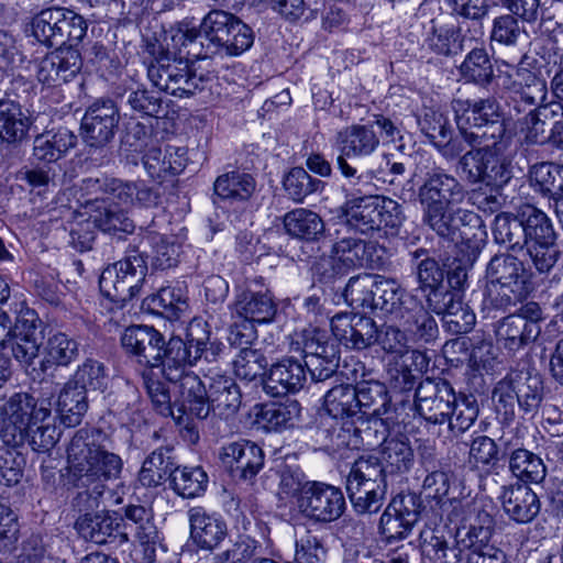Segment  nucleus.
Returning a JSON list of instances; mask_svg holds the SVG:
<instances>
[{"instance_id":"nucleus-1","label":"nucleus","mask_w":563,"mask_h":563,"mask_svg":"<svg viewBox=\"0 0 563 563\" xmlns=\"http://www.w3.org/2000/svg\"><path fill=\"white\" fill-rule=\"evenodd\" d=\"M466 195L465 186L455 176L439 168L427 173L418 190L421 221L444 241H474L478 249L487 235L483 219L474 211L454 209L463 203Z\"/></svg>"},{"instance_id":"nucleus-2","label":"nucleus","mask_w":563,"mask_h":563,"mask_svg":"<svg viewBox=\"0 0 563 563\" xmlns=\"http://www.w3.org/2000/svg\"><path fill=\"white\" fill-rule=\"evenodd\" d=\"M494 241L508 251L526 250L534 268L549 273L561 255L556 233L550 218L532 205H523L515 212H500L493 225Z\"/></svg>"},{"instance_id":"nucleus-3","label":"nucleus","mask_w":563,"mask_h":563,"mask_svg":"<svg viewBox=\"0 0 563 563\" xmlns=\"http://www.w3.org/2000/svg\"><path fill=\"white\" fill-rule=\"evenodd\" d=\"M51 420L48 399L40 400L24 391L14 393L0 406V438L7 445L27 443L35 452H47L60 435Z\"/></svg>"},{"instance_id":"nucleus-4","label":"nucleus","mask_w":563,"mask_h":563,"mask_svg":"<svg viewBox=\"0 0 563 563\" xmlns=\"http://www.w3.org/2000/svg\"><path fill=\"white\" fill-rule=\"evenodd\" d=\"M124 351L134 356L140 364L151 368L159 367L163 377L176 384L181 377L186 356V342L173 336L167 342L154 327L131 325L121 336Z\"/></svg>"},{"instance_id":"nucleus-5","label":"nucleus","mask_w":563,"mask_h":563,"mask_svg":"<svg viewBox=\"0 0 563 563\" xmlns=\"http://www.w3.org/2000/svg\"><path fill=\"white\" fill-rule=\"evenodd\" d=\"M178 386L176 407L179 412H187L192 418L206 419L210 412L223 419L234 417L241 405L242 394L239 385L230 377L217 376L209 387L198 375H189Z\"/></svg>"},{"instance_id":"nucleus-6","label":"nucleus","mask_w":563,"mask_h":563,"mask_svg":"<svg viewBox=\"0 0 563 563\" xmlns=\"http://www.w3.org/2000/svg\"><path fill=\"white\" fill-rule=\"evenodd\" d=\"M102 437L100 429L81 428L68 444V470L81 485L102 483L118 478L121 474L122 460L118 454L101 448L99 440Z\"/></svg>"},{"instance_id":"nucleus-7","label":"nucleus","mask_w":563,"mask_h":563,"mask_svg":"<svg viewBox=\"0 0 563 563\" xmlns=\"http://www.w3.org/2000/svg\"><path fill=\"white\" fill-rule=\"evenodd\" d=\"M544 396L542 377L529 368L512 369L493 390V400L505 420L515 417L518 407L527 415H534Z\"/></svg>"},{"instance_id":"nucleus-8","label":"nucleus","mask_w":563,"mask_h":563,"mask_svg":"<svg viewBox=\"0 0 563 563\" xmlns=\"http://www.w3.org/2000/svg\"><path fill=\"white\" fill-rule=\"evenodd\" d=\"M504 147V142L498 140L470 142V150L460 157L457 169L471 185L484 184L485 187L501 188L511 178L501 158Z\"/></svg>"},{"instance_id":"nucleus-9","label":"nucleus","mask_w":563,"mask_h":563,"mask_svg":"<svg viewBox=\"0 0 563 563\" xmlns=\"http://www.w3.org/2000/svg\"><path fill=\"white\" fill-rule=\"evenodd\" d=\"M386 489V477L378 457L362 456L354 462L346 478V492L357 514L379 511L385 500Z\"/></svg>"},{"instance_id":"nucleus-10","label":"nucleus","mask_w":563,"mask_h":563,"mask_svg":"<svg viewBox=\"0 0 563 563\" xmlns=\"http://www.w3.org/2000/svg\"><path fill=\"white\" fill-rule=\"evenodd\" d=\"M344 214L350 229L366 235L383 228L397 230L405 221L402 207L396 200L379 195L347 199Z\"/></svg>"},{"instance_id":"nucleus-11","label":"nucleus","mask_w":563,"mask_h":563,"mask_svg":"<svg viewBox=\"0 0 563 563\" xmlns=\"http://www.w3.org/2000/svg\"><path fill=\"white\" fill-rule=\"evenodd\" d=\"M355 399L360 417V426H355V435L371 444L373 433H379V439L387 433V415L391 407V399L386 385L376 379H363L354 385Z\"/></svg>"},{"instance_id":"nucleus-12","label":"nucleus","mask_w":563,"mask_h":563,"mask_svg":"<svg viewBox=\"0 0 563 563\" xmlns=\"http://www.w3.org/2000/svg\"><path fill=\"white\" fill-rule=\"evenodd\" d=\"M453 109L459 130H470L466 134L470 142L481 143L482 139L503 141L506 132L505 118L495 99H483L474 103L454 100Z\"/></svg>"},{"instance_id":"nucleus-13","label":"nucleus","mask_w":563,"mask_h":563,"mask_svg":"<svg viewBox=\"0 0 563 563\" xmlns=\"http://www.w3.org/2000/svg\"><path fill=\"white\" fill-rule=\"evenodd\" d=\"M146 273L143 254L132 251L123 260L103 269L99 279L100 291L111 301L125 303L140 292Z\"/></svg>"},{"instance_id":"nucleus-14","label":"nucleus","mask_w":563,"mask_h":563,"mask_svg":"<svg viewBox=\"0 0 563 563\" xmlns=\"http://www.w3.org/2000/svg\"><path fill=\"white\" fill-rule=\"evenodd\" d=\"M205 40L216 52L224 48L230 55H239L251 47L253 32L232 13L224 10H212L201 21Z\"/></svg>"},{"instance_id":"nucleus-15","label":"nucleus","mask_w":563,"mask_h":563,"mask_svg":"<svg viewBox=\"0 0 563 563\" xmlns=\"http://www.w3.org/2000/svg\"><path fill=\"white\" fill-rule=\"evenodd\" d=\"M147 76L159 90L177 97H189L203 90L209 80V77L197 75L183 57L168 54L148 66Z\"/></svg>"},{"instance_id":"nucleus-16","label":"nucleus","mask_w":563,"mask_h":563,"mask_svg":"<svg viewBox=\"0 0 563 563\" xmlns=\"http://www.w3.org/2000/svg\"><path fill=\"white\" fill-rule=\"evenodd\" d=\"M297 505L305 518L318 523H330L338 520L346 508L345 498L340 487L317 481L303 483Z\"/></svg>"},{"instance_id":"nucleus-17","label":"nucleus","mask_w":563,"mask_h":563,"mask_svg":"<svg viewBox=\"0 0 563 563\" xmlns=\"http://www.w3.org/2000/svg\"><path fill=\"white\" fill-rule=\"evenodd\" d=\"M323 406L327 416L321 417L318 431L320 434L324 435L325 441L339 445L340 442L334 441L340 424L339 419L351 420L353 427L360 426L354 385L340 384L329 389L323 397ZM336 438L339 440L343 437L338 433ZM341 443H345L344 438Z\"/></svg>"},{"instance_id":"nucleus-18","label":"nucleus","mask_w":563,"mask_h":563,"mask_svg":"<svg viewBox=\"0 0 563 563\" xmlns=\"http://www.w3.org/2000/svg\"><path fill=\"white\" fill-rule=\"evenodd\" d=\"M120 119L119 108L112 99H97L86 109L81 119L82 141L89 147H106L113 141Z\"/></svg>"},{"instance_id":"nucleus-19","label":"nucleus","mask_w":563,"mask_h":563,"mask_svg":"<svg viewBox=\"0 0 563 563\" xmlns=\"http://www.w3.org/2000/svg\"><path fill=\"white\" fill-rule=\"evenodd\" d=\"M455 395L452 385L442 378L421 380L415 393V407L420 417L433 424H444L452 413Z\"/></svg>"},{"instance_id":"nucleus-20","label":"nucleus","mask_w":563,"mask_h":563,"mask_svg":"<svg viewBox=\"0 0 563 563\" xmlns=\"http://www.w3.org/2000/svg\"><path fill=\"white\" fill-rule=\"evenodd\" d=\"M41 321L32 309L20 311L12 328L8 329V349L14 358L23 365H31L37 357L43 335Z\"/></svg>"},{"instance_id":"nucleus-21","label":"nucleus","mask_w":563,"mask_h":563,"mask_svg":"<svg viewBox=\"0 0 563 563\" xmlns=\"http://www.w3.org/2000/svg\"><path fill=\"white\" fill-rule=\"evenodd\" d=\"M222 461L233 478L252 483L264 466V453L253 442L238 441L223 448Z\"/></svg>"},{"instance_id":"nucleus-22","label":"nucleus","mask_w":563,"mask_h":563,"mask_svg":"<svg viewBox=\"0 0 563 563\" xmlns=\"http://www.w3.org/2000/svg\"><path fill=\"white\" fill-rule=\"evenodd\" d=\"M188 340L186 342V356L185 363L181 366L183 373L177 385L184 383V378L189 375H196L194 372L187 371L188 366L195 365L199 361L207 363H219L223 358L225 346L220 342H209V332L202 330V322L194 320L190 322L187 333Z\"/></svg>"},{"instance_id":"nucleus-23","label":"nucleus","mask_w":563,"mask_h":563,"mask_svg":"<svg viewBox=\"0 0 563 563\" xmlns=\"http://www.w3.org/2000/svg\"><path fill=\"white\" fill-rule=\"evenodd\" d=\"M331 324L334 336L347 347L363 350L376 343L377 327L369 317L338 314Z\"/></svg>"},{"instance_id":"nucleus-24","label":"nucleus","mask_w":563,"mask_h":563,"mask_svg":"<svg viewBox=\"0 0 563 563\" xmlns=\"http://www.w3.org/2000/svg\"><path fill=\"white\" fill-rule=\"evenodd\" d=\"M80 67V53L77 48H57L41 60L37 78L44 85L59 86L70 80Z\"/></svg>"},{"instance_id":"nucleus-25","label":"nucleus","mask_w":563,"mask_h":563,"mask_svg":"<svg viewBox=\"0 0 563 563\" xmlns=\"http://www.w3.org/2000/svg\"><path fill=\"white\" fill-rule=\"evenodd\" d=\"M306 379L305 366L292 357H286L271 366L263 378V388L273 397L286 396L300 390Z\"/></svg>"},{"instance_id":"nucleus-26","label":"nucleus","mask_w":563,"mask_h":563,"mask_svg":"<svg viewBox=\"0 0 563 563\" xmlns=\"http://www.w3.org/2000/svg\"><path fill=\"white\" fill-rule=\"evenodd\" d=\"M541 333L538 323L523 316L508 314L495 324L497 342L510 353H516L532 344Z\"/></svg>"},{"instance_id":"nucleus-27","label":"nucleus","mask_w":563,"mask_h":563,"mask_svg":"<svg viewBox=\"0 0 563 563\" xmlns=\"http://www.w3.org/2000/svg\"><path fill=\"white\" fill-rule=\"evenodd\" d=\"M499 499L504 511L518 523L531 522L541 507L538 495L519 482L503 486Z\"/></svg>"},{"instance_id":"nucleus-28","label":"nucleus","mask_w":563,"mask_h":563,"mask_svg":"<svg viewBox=\"0 0 563 563\" xmlns=\"http://www.w3.org/2000/svg\"><path fill=\"white\" fill-rule=\"evenodd\" d=\"M404 309L396 322L405 329L409 340L430 343L438 338L437 321L417 297L408 298Z\"/></svg>"},{"instance_id":"nucleus-29","label":"nucleus","mask_w":563,"mask_h":563,"mask_svg":"<svg viewBox=\"0 0 563 563\" xmlns=\"http://www.w3.org/2000/svg\"><path fill=\"white\" fill-rule=\"evenodd\" d=\"M190 538L200 549L213 550L227 537V523L214 514L207 512L201 507H194L188 511Z\"/></svg>"},{"instance_id":"nucleus-30","label":"nucleus","mask_w":563,"mask_h":563,"mask_svg":"<svg viewBox=\"0 0 563 563\" xmlns=\"http://www.w3.org/2000/svg\"><path fill=\"white\" fill-rule=\"evenodd\" d=\"M382 442L379 463L384 468V475L402 474L408 472L415 463L413 449L406 437L387 439L386 433L379 439V433H373L371 444Z\"/></svg>"},{"instance_id":"nucleus-31","label":"nucleus","mask_w":563,"mask_h":563,"mask_svg":"<svg viewBox=\"0 0 563 563\" xmlns=\"http://www.w3.org/2000/svg\"><path fill=\"white\" fill-rule=\"evenodd\" d=\"M470 547L471 527L465 532L456 530L453 544L443 536L432 532L429 538H423L422 552L434 563H461Z\"/></svg>"},{"instance_id":"nucleus-32","label":"nucleus","mask_w":563,"mask_h":563,"mask_svg":"<svg viewBox=\"0 0 563 563\" xmlns=\"http://www.w3.org/2000/svg\"><path fill=\"white\" fill-rule=\"evenodd\" d=\"M186 150L167 146L165 150L152 147L143 156V165L153 179L164 180L176 176L186 167Z\"/></svg>"},{"instance_id":"nucleus-33","label":"nucleus","mask_w":563,"mask_h":563,"mask_svg":"<svg viewBox=\"0 0 563 563\" xmlns=\"http://www.w3.org/2000/svg\"><path fill=\"white\" fill-rule=\"evenodd\" d=\"M122 518L115 512L101 509L95 514L81 515L76 520L75 527L79 536L86 541L96 544H104L121 526Z\"/></svg>"},{"instance_id":"nucleus-34","label":"nucleus","mask_w":563,"mask_h":563,"mask_svg":"<svg viewBox=\"0 0 563 563\" xmlns=\"http://www.w3.org/2000/svg\"><path fill=\"white\" fill-rule=\"evenodd\" d=\"M340 155L347 158L371 155L379 145V139L372 125L354 124L340 131L338 134Z\"/></svg>"},{"instance_id":"nucleus-35","label":"nucleus","mask_w":563,"mask_h":563,"mask_svg":"<svg viewBox=\"0 0 563 563\" xmlns=\"http://www.w3.org/2000/svg\"><path fill=\"white\" fill-rule=\"evenodd\" d=\"M172 446H161L154 450L143 462L139 472V482L144 487H156L167 478L172 481L177 471V462Z\"/></svg>"},{"instance_id":"nucleus-36","label":"nucleus","mask_w":563,"mask_h":563,"mask_svg":"<svg viewBox=\"0 0 563 563\" xmlns=\"http://www.w3.org/2000/svg\"><path fill=\"white\" fill-rule=\"evenodd\" d=\"M77 143L75 133L66 128L56 132L46 131L34 137L33 156L44 163H53L60 159Z\"/></svg>"},{"instance_id":"nucleus-37","label":"nucleus","mask_w":563,"mask_h":563,"mask_svg":"<svg viewBox=\"0 0 563 563\" xmlns=\"http://www.w3.org/2000/svg\"><path fill=\"white\" fill-rule=\"evenodd\" d=\"M233 311L238 318L252 323H267L274 319L277 309L268 292L244 290L236 297Z\"/></svg>"},{"instance_id":"nucleus-38","label":"nucleus","mask_w":563,"mask_h":563,"mask_svg":"<svg viewBox=\"0 0 563 563\" xmlns=\"http://www.w3.org/2000/svg\"><path fill=\"white\" fill-rule=\"evenodd\" d=\"M375 289L374 311L379 310L384 316L396 321L402 313L408 298L416 296L407 294L406 290L393 278L377 275Z\"/></svg>"},{"instance_id":"nucleus-39","label":"nucleus","mask_w":563,"mask_h":563,"mask_svg":"<svg viewBox=\"0 0 563 563\" xmlns=\"http://www.w3.org/2000/svg\"><path fill=\"white\" fill-rule=\"evenodd\" d=\"M556 101L539 104L522 119L521 130L530 144L550 145Z\"/></svg>"},{"instance_id":"nucleus-40","label":"nucleus","mask_w":563,"mask_h":563,"mask_svg":"<svg viewBox=\"0 0 563 563\" xmlns=\"http://www.w3.org/2000/svg\"><path fill=\"white\" fill-rule=\"evenodd\" d=\"M526 297V287L501 284L498 282L487 280L484 297L482 301V310L487 316L495 312H505Z\"/></svg>"},{"instance_id":"nucleus-41","label":"nucleus","mask_w":563,"mask_h":563,"mask_svg":"<svg viewBox=\"0 0 563 563\" xmlns=\"http://www.w3.org/2000/svg\"><path fill=\"white\" fill-rule=\"evenodd\" d=\"M88 410L87 391L68 380L59 391L57 411L66 427L78 426Z\"/></svg>"},{"instance_id":"nucleus-42","label":"nucleus","mask_w":563,"mask_h":563,"mask_svg":"<svg viewBox=\"0 0 563 563\" xmlns=\"http://www.w3.org/2000/svg\"><path fill=\"white\" fill-rule=\"evenodd\" d=\"M284 227L289 235L308 242L318 241L324 234L322 218L303 208L287 212L284 217Z\"/></svg>"},{"instance_id":"nucleus-43","label":"nucleus","mask_w":563,"mask_h":563,"mask_svg":"<svg viewBox=\"0 0 563 563\" xmlns=\"http://www.w3.org/2000/svg\"><path fill=\"white\" fill-rule=\"evenodd\" d=\"M256 181L247 173L229 172L217 177L213 192L218 199L228 201H245L254 194Z\"/></svg>"},{"instance_id":"nucleus-44","label":"nucleus","mask_w":563,"mask_h":563,"mask_svg":"<svg viewBox=\"0 0 563 563\" xmlns=\"http://www.w3.org/2000/svg\"><path fill=\"white\" fill-rule=\"evenodd\" d=\"M525 264L514 254H495L487 264V280L526 287Z\"/></svg>"},{"instance_id":"nucleus-45","label":"nucleus","mask_w":563,"mask_h":563,"mask_svg":"<svg viewBox=\"0 0 563 563\" xmlns=\"http://www.w3.org/2000/svg\"><path fill=\"white\" fill-rule=\"evenodd\" d=\"M144 385L147 395L152 401L154 409L164 417L174 418L178 424H184L187 429H190L189 420L191 416L187 412H179L176 407V399L172 402L169 388L165 383L157 378H153L146 374H143Z\"/></svg>"},{"instance_id":"nucleus-46","label":"nucleus","mask_w":563,"mask_h":563,"mask_svg":"<svg viewBox=\"0 0 563 563\" xmlns=\"http://www.w3.org/2000/svg\"><path fill=\"white\" fill-rule=\"evenodd\" d=\"M472 547L465 554V563H505V553L489 544L492 529L484 526L471 527Z\"/></svg>"},{"instance_id":"nucleus-47","label":"nucleus","mask_w":563,"mask_h":563,"mask_svg":"<svg viewBox=\"0 0 563 563\" xmlns=\"http://www.w3.org/2000/svg\"><path fill=\"white\" fill-rule=\"evenodd\" d=\"M531 179L551 203L563 200V165L543 162L532 167Z\"/></svg>"},{"instance_id":"nucleus-48","label":"nucleus","mask_w":563,"mask_h":563,"mask_svg":"<svg viewBox=\"0 0 563 563\" xmlns=\"http://www.w3.org/2000/svg\"><path fill=\"white\" fill-rule=\"evenodd\" d=\"M31 126L29 117L19 104L9 100L0 101V139L8 143L23 140Z\"/></svg>"},{"instance_id":"nucleus-49","label":"nucleus","mask_w":563,"mask_h":563,"mask_svg":"<svg viewBox=\"0 0 563 563\" xmlns=\"http://www.w3.org/2000/svg\"><path fill=\"white\" fill-rule=\"evenodd\" d=\"M509 470L515 477L526 485L527 483H541L547 475L542 459L526 449H517L511 452Z\"/></svg>"},{"instance_id":"nucleus-50","label":"nucleus","mask_w":563,"mask_h":563,"mask_svg":"<svg viewBox=\"0 0 563 563\" xmlns=\"http://www.w3.org/2000/svg\"><path fill=\"white\" fill-rule=\"evenodd\" d=\"M376 285L377 275L363 274L351 277L343 291L345 302L353 309L374 311Z\"/></svg>"},{"instance_id":"nucleus-51","label":"nucleus","mask_w":563,"mask_h":563,"mask_svg":"<svg viewBox=\"0 0 563 563\" xmlns=\"http://www.w3.org/2000/svg\"><path fill=\"white\" fill-rule=\"evenodd\" d=\"M79 355V344L65 333L52 335L46 343L45 358L41 366L43 371L52 366H68Z\"/></svg>"},{"instance_id":"nucleus-52","label":"nucleus","mask_w":563,"mask_h":563,"mask_svg":"<svg viewBox=\"0 0 563 563\" xmlns=\"http://www.w3.org/2000/svg\"><path fill=\"white\" fill-rule=\"evenodd\" d=\"M300 405L296 400L285 404L264 405L256 415L257 421L268 430L292 427L300 417Z\"/></svg>"},{"instance_id":"nucleus-53","label":"nucleus","mask_w":563,"mask_h":563,"mask_svg":"<svg viewBox=\"0 0 563 563\" xmlns=\"http://www.w3.org/2000/svg\"><path fill=\"white\" fill-rule=\"evenodd\" d=\"M336 166L344 177L343 190L347 199L375 196L373 192L376 190V186L373 184L372 173L358 172L343 157H336Z\"/></svg>"},{"instance_id":"nucleus-54","label":"nucleus","mask_w":563,"mask_h":563,"mask_svg":"<svg viewBox=\"0 0 563 563\" xmlns=\"http://www.w3.org/2000/svg\"><path fill=\"white\" fill-rule=\"evenodd\" d=\"M232 365L238 378L253 382L265 377L268 360L260 349L242 347L233 360Z\"/></svg>"},{"instance_id":"nucleus-55","label":"nucleus","mask_w":563,"mask_h":563,"mask_svg":"<svg viewBox=\"0 0 563 563\" xmlns=\"http://www.w3.org/2000/svg\"><path fill=\"white\" fill-rule=\"evenodd\" d=\"M60 12L62 7H51L43 9L33 16L31 22L32 34L40 43L56 47L59 45L62 41V37H58Z\"/></svg>"},{"instance_id":"nucleus-56","label":"nucleus","mask_w":563,"mask_h":563,"mask_svg":"<svg viewBox=\"0 0 563 563\" xmlns=\"http://www.w3.org/2000/svg\"><path fill=\"white\" fill-rule=\"evenodd\" d=\"M452 413H449L446 421L449 430L459 435L467 431L477 419L479 408L474 395H455L454 405L451 406Z\"/></svg>"},{"instance_id":"nucleus-57","label":"nucleus","mask_w":563,"mask_h":563,"mask_svg":"<svg viewBox=\"0 0 563 563\" xmlns=\"http://www.w3.org/2000/svg\"><path fill=\"white\" fill-rule=\"evenodd\" d=\"M173 42L175 46L180 45L179 57L187 60V64L190 58L205 59L217 53L213 46H208L200 27L180 30L173 36Z\"/></svg>"},{"instance_id":"nucleus-58","label":"nucleus","mask_w":563,"mask_h":563,"mask_svg":"<svg viewBox=\"0 0 563 563\" xmlns=\"http://www.w3.org/2000/svg\"><path fill=\"white\" fill-rule=\"evenodd\" d=\"M170 484L178 495L185 498H194L206 490L208 475L200 466H184L180 468L177 465V471L174 472Z\"/></svg>"},{"instance_id":"nucleus-59","label":"nucleus","mask_w":563,"mask_h":563,"mask_svg":"<svg viewBox=\"0 0 563 563\" xmlns=\"http://www.w3.org/2000/svg\"><path fill=\"white\" fill-rule=\"evenodd\" d=\"M514 87L520 99L530 106L542 104L547 99L548 86L545 79L529 69L518 70Z\"/></svg>"},{"instance_id":"nucleus-60","label":"nucleus","mask_w":563,"mask_h":563,"mask_svg":"<svg viewBox=\"0 0 563 563\" xmlns=\"http://www.w3.org/2000/svg\"><path fill=\"white\" fill-rule=\"evenodd\" d=\"M416 275L419 289L423 292L426 302L429 301L430 297L433 298L435 294L438 295L446 288L443 284V269L440 267L439 263L430 256L417 263Z\"/></svg>"},{"instance_id":"nucleus-61","label":"nucleus","mask_w":563,"mask_h":563,"mask_svg":"<svg viewBox=\"0 0 563 563\" xmlns=\"http://www.w3.org/2000/svg\"><path fill=\"white\" fill-rule=\"evenodd\" d=\"M460 70L467 81L478 85L490 82L494 76L493 64L484 48L472 49L462 63Z\"/></svg>"},{"instance_id":"nucleus-62","label":"nucleus","mask_w":563,"mask_h":563,"mask_svg":"<svg viewBox=\"0 0 563 563\" xmlns=\"http://www.w3.org/2000/svg\"><path fill=\"white\" fill-rule=\"evenodd\" d=\"M60 29L58 37H62L57 48L73 47L76 48L82 42L87 34V20L77 12L62 8Z\"/></svg>"},{"instance_id":"nucleus-63","label":"nucleus","mask_w":563,"mask_h":563,"mask_svg":"<svg viewBox=\"0 0 563 563\" xmlns=\"http://www.w3.org/2000/svg\"><path fill=\"white\" fill-rule=\"evenodd\" d=\"M520 18L507 13L494 19L490 38L506 46H516L527 37Z\"/></svg>"},{"instance_id":"nucleus-64","label":"nucleus","mask_w":563,"mask_h":563,"mask_svg":"<svg viewBox=\"0 0 563 563\" xmlns=\"http://www.w3.org/2000/svg\"><path fill=\"white\" fill-rule=\"evenodd\" d=\"M327 558V549L322 538L311 530L297 534L295 541L296 563H322Z\"/></svg>"}]
</instances>
